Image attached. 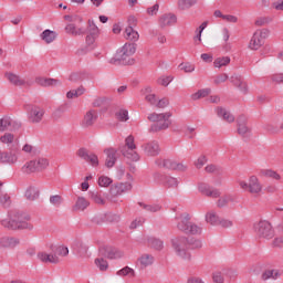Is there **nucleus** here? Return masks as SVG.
<instances>
[{"label":"nucleus","mask_w":283,"mask_h":283,"mask_svg":"<svg viewBox=\"0 0 283 283\" xmlns=\"http://www.w3.org/2000/svg\"><path fill=\"white\" fill-rule=\"evenodd\" d=\"M12 125L10 117H3L0 119V132H6L8 127Z\"/></svg>","instance_id":"nucleus-58"},{"label":"nucleus","mask_w":283,"mask_h":283,"mask_svg":"<svg viewBox=\"0 0 283 283\" xmlns=\"http://www.w3.org/2000/svg\"><path fill=\"white\" fill-rule=\"evenodd\" d=\"M96 118H98V114L96 113V111L86 112L82 120V127H92V125L96 123Z\"/></svg>","instance_id":"nucleus-23"},{"label":"nucleus","mask_w":283,"mask_h":283,"mask_svg":"<svg viewBox=\"0 0 283 283\" xmlns=\"http://www.w3.org/2000/svg\"><path fill=\"white\" fill-rule=\"evenodd\" d=\"M269 23H271L270 17H260L255 20L254 25L262 28V25H269Z\"/></svg>","instance_id":"nucleus-59"},{"label":"nucleus","mask_w":283,"mask_h":283,"mask_svg":"<svg viewBox=\"0 0 283 283\" xmlns=\"http://www.w3.org/2000/svg\"><path fill=\"white\" fill-rule=\"evenodd\" d=\"M43 116H45V109L39 106H32L28 112L29 123H41L43 120Z\"/></svg>","instance_id":"nucleus-8"},{"label":"nucleus","mask_w":283,"mask_h":283,"mask_svg":"<svg viewBox=\"0 0 283 283\" xmlns=\"http://www.w3.org/2000/svg\"><path fill=\"white\" fill-rule=\"evenodd\" d=\"M25 198L28 200H36V198H39V188L35 186H29L25 190Z\"/></svg>","instance_id":"nucleus-36"},{"label":"nucleus","mask_w":283,"mask_h":283,"mask_svg":"<svg viewBox=\"0 0 283 283\" xmlns=\"http://www.w3.org/2000/svg\"><path fill=\"white\" fill-rule=\"evenodd\" d=\"M124 149H136V144L134 143L133 136H128L126 138Z\"/></svg>","instance_id":"nucleus-64"},{"label":"nucleus","mask_w":283,"mask_h":283,"mask_svg":"<svg viewBox=\"0 0 283 283\" xmlns=\"http://www.w3.org/2000/svg\"><path fill=\"white\" fill-rule=\"evenodd\" d=\"M123 156L132 163H138L140 160V155L138 154V150H136V148L123 149Z\"/></svg>","instance_id":"nucleus-26"},{"label":"nucleus","mask_w":283,"mask_h":283,"mask_svg":"<svg viewBox=\"0 0 283 283\" xmlns=\"http://www.w3.org/2000/svg\"><path fill=\"white\" fill-rule=\"evenodd\" d=\"M189 224H191V222H189V214H185L184 217L179 218L177 229L187 233L189 231Z\"/></svg>","instance_id":"nucleus-31"},{"label":"nucleus","mask_w":283,"mask_h":283,"mask_svg":"<svg viewBox=\"0 0 283 283\" xmlns=\"http://www.w3.org/2000/svg\"><path fill=\"white\" fill-rule=\"evenodd\" d=\"M28 220H30V217L24 219L19 213H11L1 219V224L4 229H12L13 231H17V229H27L28 231H32L34 226L31 222H28Z\"/></svg>","instance_id":"nucleus-1"},{"label":"nucleus","mask_w":283,"mask_h":283,"mask_svg":"<svg viewBox=\"0 0 283 283\" xmlns=\"http://www.w3.org/2000/svg\"><path fill=\"white\" fill-rule=\"evenodd\" d=\"M117 120H120L122 123H126V120H129V112L125 108H120L115 114Z\"/></svg>","instance_id":"nucleus-48"},{"label":"nucleus","mask_w":283,"mask_h":283,"mask_svg":"<svg viewBox=\"0 0 283 283\" xmlns=\"http://www.w3.org/2000/svg\"><path fill=\"white\" fill-rule=\"evenodd\" d=\"M205 28H207L206 22H203L198 29H197V35L195 36V42L197 45H200L202 43V32H205Z\"/></svg>","instance_id":"nucleus-56"},{"label":"nucleus","mask_w":283,"mask_h":283,"mask_svg":"<svg viewBox=\"0 0 283 283\" xmlns=\"http://www.w3.org/2000/svg\"><path fill=\"white\" fill-rule=\"evenodd\" d=\"M280 277H282V270L277 269H268L261 274V280H263V282L269 280H280Z\"/></svg>","instance_id":"nucleus-18"},{"label":"nucleus","mask_w":283,"mask_h":283,"mask_svg":"<svg viewBox=\"0 0 283 283\" xmlns=\"http://www.w3.org/2000/svg\"><path fill=\"white\" fill-rule=\"evenodd\" d=\"M65 32L66 34H72V36H81V34H83V29L71 23L65 27Z\"/></svg>","instance_id":"nucleus-39"},{"label":"nucleus","mask_w":283,"mask_h":283,"mask_svg":"<svg viewBox=\"0 0 283 283\" xmlns=\"http://www.w3.org/2000/svg\"><path fill=\"white\" fill-rule=\"evenodd\" d=\"M164 182L167 187H178V179L175 177H165Z\"/></svg>","instance_id":"nucleus-63"},{"label":"nucleus","mask_w":283,"mask_h":283,"mask_svg":"<svg viewBox=\"0 0 283 283\" xmlns=\"http://www.w3.org/2000/svg\"><path fill=\"white\" fill-rule=\"evenodd\" d=\"M217 116H219V118H222L223 120H226V123H234L235 122V116H233V114H231V112H229V109L219 106L214 109Z\"/></svg>","instance_id":"nucleus-19"},{"label":"nucleus","mask_w":283,"mask_h":283,"mask_svg":"<svg viewBox=\"0 0 283 283\" xmlns=\"http://www.w3.org/2000/svg\"><path fill=\"white\" fill-rule=\"evenodd\" d=\"M50 202L53 205V207H61L63 205V197L60 195H54L50 197Z\"/></svg>","instance_id":"nucleus-60"},{"label":"nucleus","mask_w":283,"mask_h":283,"mask_svg":"<svg viewBox=\"0 0 283 283\" xmlns=\"http://www.w3.org/2000/svg\"><path fill=\"white\" fill-rule=\"evenodd\" d=\"M95 266H97L99 271H107V269H109V263L103 258H97L95 259Z\"/></svg>","instance_id":"nucleus-49"},{"label":"nucleus","mask_w":283,"mask_h":283,"mask_svg":"<svg viewBox=\"0 0 283 283\" xmlns=\"http://www.w3.org/2000/svg\"><path fill=\"white\" fill-rule=\"evenodd\" d=\"M0 143H2V145H7L8 147H10V145H12V143H14V134H12V133H4L0 137Z\"/></svg>","instance_id":"nucleus-46"},{"label":"nucleus","mask_w":283,"mask_h":283,"mask_svg":"<svg viewBox=\"0 0 283 283\" xmlns=\"http://www.w3.org/2000/svg\"><path fill=\"white\" fill-rule=\"evenodd\" d=\"M4 77L11 85H15L17 87H21V85H25V80L21 78V76L12 73V72H7L4 73Z\"/></svg>","instance_id":"nucleus-25"},{"label":"nucleus","mask_w":283,"mask_h":283,"mask_svg":"<svg viewBox=\"0 0 283 283\" xmlns=\"http://www.w3.org/2000/svg\"><path fill=\"white\" fill-rule=\"evenodd\" d=\"M237 132L239 136H242L243 138H249V136H251V127L247 124V117L240 116L237 119Z\"/></svg>","instance_id":"nucleus-9"},{"label":"nucleus","mask_w":283,"mask_h":283,"mask_svg":"<svg viewBox=\"0 0 283 283\" xmlns=\"http://www.w3.org/2000/svg\"><path fill=\"white\" fill-rule=\"evenodd\" d=\"M161 167L166 169H172L174 171H186L187 166L182 163H178L174 159H163L159 164Z\"/></svg>","instance_id":"nucleus-13"},{"label":"nucleus","mask_w":283,"mask_h":283,"mask_svg":"<svg viewBox=\"0 0 283 283\" xmlns=\"http://www.w3.org/2000/svg\"><path fill=\"white\" fill-rule=\"evenodd\" d=\"M248 191L249 193H252V196H260V193L264 191V187L262 186V182H260L258 176H250V188Z\"/></svg>","instance_id":"nucleus-12"},{"label":"nucleus","mask_w":283,"mask_h":283,"mask_svg":"<svg viewBox=\"0 0 283 283\" xmlns=\"http://www.w3.org/2000/svg\"><path fill=\"white\" fill-rule=\"evenodd\" d=\"M178 18L174 13H164L158 18L159 28H171V25H176Z\"/></svg>","instance_id":"nucleus-10"},{"label":"nucleus","mask_w":283,"mask_h":283,"mask_svg":"<svg viewBox=\"0 0 283 283\" xmlns=\"http://www.w3.org/2000/svg\"><path fill=\"white\" fill-rule=\"evenodd\" d=\"M35 83L38 85H41V87H59V85H61V82L59 80L41 76L35 78Z\"/></svg>","instance_id":"nucleus-21"},{"label":"nucleus","mask_w":283,"mask_h":283,"mask_svg":"<svg viewBox=\"0 0 283 283\" xmlns=\"http://www.w3.org/2000/svg\"><path fill=\"white\" fill-rule=\"evenodd\" d=\"M91 200L92 202H94L95 205H99L101 207H103L107 202V200H105V197H103V193L98 191L91 193Z\"/></svg>","instance_id":"nucleus-37"},{"label":"nucleus","mask_w":283,"mask_h":283,"mask_svg":"<svg viewBox=\"0 0 283 283\" xmlns=\"http://www.w3.org/2000/svg\"><path fill=\"white\" fill-rule=\"evenodd\" d=\"M229 63H231V57H229V56L217 57L213 61V67H216L217 70H220L222 67H227V65H229Z\"/></svg>","instance_id":"nucleus-33"},{"label":"nucleus","mask_w":283,"mask_h":283,"mask_svg":"<svg viewBox=\"0 0 283 283\" xmlns=\"http://www.w3.org/2000/svg\"><path fill=\"white\" fill-rule=\"evenodd\" d=\"M231 83H233V85H235V87H239V90H241V92H247L248 90V85L244 83V81H242V77L238 76V75H233L231 77Z\"/></svg>","instance_id":"nucleus-40"},{"label":"nucleus","mask_w":283,"mask_h":283,"mask_svg":"<svg viewBox=\"0 0 283 283\" xmlns=\"http://www.w3.org/2000/svg\"><path fill=\"white\" fill-rule=\"evenodd\" d=\"M261 176H264V178H271V180H282V176L277 171L272 169L261 170Z\"/></svg>","instance_id":"nucleus-34"},{"label":"nucleus","mask_w":283,"mask_h":283,"mask_svg":"<svg viewBox=\"0 0 283 283\" xmlns=\"http://www.w3.org/2000/svg\"><path fill=\"white\" fill-rule=\"evenodd\" d=\"M74 251L77 255H80V258H85V255H87V251H90V247H87V244L85 243H77L75 244Z\"/></svg>","instance_id":"nucleus-38"},{"label":"nucleus","mask_w":283,"mask_h":283,"mask_svg":"<svg viewBox=\"0 0 283 283\" xmlns=\"http://www.w3.org/2000/svg\"><path fill=\"white\" fill-rule=\"evenodd\" d=\"M105 154H106L105 166L108 169H111V167H114V165H116V150L107 149V150H105Z\"/></svg>","instance_id":"nucleus-28"},{"label":"nucleus","mask_w":283,"mask_h":283,"mask_svg":"<svg viewBox=\"0 0 283 283\" xmlns=\"http://www.w3.org/2000/svg\"><path fill=\"white\" fill-rule=\"evenodd\" d=\"M14 247H19V239L9 235H0L1 249H14Z\"/></svg>","instance_id":"nucleus-16"},{"label":"nucleus","mask_w":283,"mask_h":283,"mask_svg":"<svg viewBox=\"0 0 283 283\" xmlns=\"http://www.w3.org/2000/svg\"><path fill=\"white\" fill-rule=\"evenodd\" d=\"M132 189V184H117L115 185L111 191L113 193H116V196H120L123 193H125L126 191H129Z\"/></svg>","instance_id":"nucleus-29"},{"label":"nucleus","mask_w":283,"mask_h":283,"mask_svg":"<svg viewBox=\"0 0 283 283\" xmlns=\"http://www.w3.org/2000/svg\"><path fill=\"white\" fill-rule=\"evenodd\" d=\"M12 205V200L10 199L8 193H0V207H3L4 209H8Z\"/></svg>","instance_id":"nucleus-52"},{"label":"nucleus","mask_w":283,"mask_h":283,"mask_svg":"<svg viewBox=\"0 0 283 283\" xmlns=\"http://www.w3.org/2000/svg\"><path fill=\"white\" fill-rule=\"evenodd\" d=\"M85 94V87L80 86L76 90H71L66 93V98H78Z\"/></svg>","instance_id":"nucleus-44"},{"label":"nucleus","mask_w":283,"mask_h":283,"mask_svg":"<svg viewBox=\"0 0 283 283\" xmlns=\"http://www.w3.org/2000/svg\"><path fill=\"white\" fill-rule=\"evenodd\" d=\"M124 38L127 41H132L133 43H136V41L140 39V34H138V31L134 30L133 27H127L124 32Z\"/></svg>","instance_id":"nucleus-27"},{"label":"nucleus","mask_w":283,"mask_h":283,"mask_svg":"<svg viewBox=\"0 0 283 283\" xmlns=\"http://www.w3.org/2000/svg\"><path fill=\"white\" fill-rule=\"evenodd\" d=\"M59 33H56L55 31H52L50 29L44 30L41 34H40V39L46 43L48 45H50V43H54L55 39H57Z\"/></svg>","instance_id":"nucleus-24"},{"label":"nucleus","mask_w":283,"mask_h":283,"mask_svg":"<svg viewBox=\"0 0 283 283\" xmlns=\"http://www.w3.org/2000/svg\"><path fill=\"white\" fill-rule=\"evenodd\" d=\"M139 207H143L145 211H148L149 213H156L157 211H160V206L159 205H147L139 202Z\"/></svg>","instance_id":"nucleus-53"},{"label":"nucleus","mask_w":283,"mask_h":283,"mask_svg":"<svg viewBox=\"0 0 283 283\" xmlns=\"http://www.w3.org/2000/svg\"><path fill=\"white\" fill-rule=\"evenodd\" d=\"M54 254L57 255V258H65L70 254V250L65 245H57L54 249Z\"/></svg>","instance_id":"nucleus-50"},{"label":"nucleus","mask_w":283,"mask_h":283,"mask_svg":"<svg viewBox=\"0 0 283 283\" xmlns=\"http://www.w3.org/2000/svg\"><path fill=\"white\" fill-rule=\"evenodd\" d=\"M221 39L222 41H224L222 50L224 52H232L233 43L229 42V40L231 39V31L228 28H223L221 30Z\"/></svg>","instance_id":"nucleus-17"},{"label":"nucleus","mask_w":283,"mask_h":283,"mask_svg":"<svg viewBox=\"0 0 283 283\" xmlns=\"http://www.w3.org/2000/svg\"><path fill=\"white\" fill-rule=\"evenodd\" d=\"M232 201H233V197L231 195H224L218 199L217 207L219 208L227 207V205H230V202Z\"/></svg>","instance_id":"nucleus-47"},{"label":"nucleus","mask_w":283,"mask_h":283,"mask_svg":"<svg viewBox=\"0 0 283 283\" xmlns=\"http://www.w3.org/2000/svg\"><path fill=\"white\" fill-rule=\"evenodd\" d=\"M134 54H136L135 43H125L119 50L117 56L119 61H123L124 65H134L136 60H134Z\"/></svg>","instance_id":"nucleus-6"},{"label":"nucleus","mask_w":283,"mask_h":283,"mask_svg":"<svg viewBox=\"0 0 283 283\" xmlns=\"http://www.w3.org/2000/svg\"><path fill=\"white\" fill-rule=\"evenodd\" d=\"M88 34H93L94 36H98L101 34V30L94 23V20H88Z\"/></svg>","instance_id":"nucleus-55"},{"label":"nucleus","mask_w":283,"mask_h":283,"mask_svg":"<svg viewBox=\"0 0 283 283\" xmlns=\"http://www.w3.org/2000/svg\"><path fill=\"white\" fill-rule=\"evenodd\" d=\"M125 255V253L120 250H112L108 253V259L109 260H120V258H123Z\"/></svg>","instance_id":"nucleus-61"},{"label":"nucleus","mask_w":283,"mask_h":283,"mask_svg":"<svg viewBox=\"0 0 283 283\" xmlns=\"http://www.w3.org/2000/svg\"><path fill=\"white\" fill-rule=\"evenodd\" d=\"M253 229L255 235H258L260 240H273L275 237V230H273V226L266 220H261L254 223Z\"/></svg>","instance_id":"nucleus-5"},{"label":"nucleus","mask_w":283,"mask_h":283,"mask_svg":"<svg viewBox=\"0 0 283 283\" xmlns=\"http://www.w3.org/2000/svg\"><path fill=\"white\" fill-rule=\"evenodd\" d=\"M198 190L202 196H207V198H220V190L209 186L208 184H199Z\"/></svg>","instance_id":"nucleus-11"},{"label":"nucleus","mask_w":283,"mask_h":283,"mask_svg":"<svg viewBox=\"0 0 283 283\" xmlns=\"http://www.w3.org/2000/svg\"><path fill=\"white\" fill-rule=\"evenodd\" d=\"M90 207V201L85 197H78L74 210L75 211H85Z\"/></svg>","instance_id":"nucleus-32"},{"label":"nucleus","mask_w":283,"mask_h":283,"mask_svg":"<svg viewBox=\"0 0 283 283\" xmlns=\"http://www.w3.org/2000/svg\"><path fill=\"white\" fill-rule=\"evenodd\" d=\"M208 94H211V90H209V88H203V90H199V91H197L196 93H193V94L190 96V98H191L192 101H200V98H206V96H207Z\"/></svg>","instance_id":"nucleus-45"},{"label":"nucleus","mask_w":283,"mask_h":283,"mask_svg":"<svg viewBox=\"0 0 283 283\" xmlns=\"http://www.w3.org/2000/svg\"><path fill=\"white\" fill-rule=\"evenodd\" d=\"M180 70H182L184 72L186 73H191V72H196V65L189 63V62H186V63H181L179 65Z\"/></svg>","instance_id":"nucleus-62"},{"label":"nucleus","mask_w":283,"mask_h":283,"mask_svg":"<svg viewBox=\"0 0 283 283\" xmlns=\"http://www.w3.org/2000/svg\"><path fill=\"white\" fill-rule=\"evenodd\" d=\"M50 167V160L45 157H39L33 160L27 161L22 168V174H39L41 171H45V169Z\"/></svg>","instance_id":"nucleus-4"},{"label":"nucleus","mask_w":283,"mask_h":283,"mask_svg":"<svg viewBox=\"0 0 283 283\" xmlns=\"http://www.w3.org/2000/svg\"><path fill=\"white\" fill-rule=\"evenodd\" d=\"M198 3V0H178L177 4L179 10H189Z\"/></svg>","instance_id":"nucleus-41"},{"label":"nucleus","mask_w":283,"mask_h":283,"mask_svg":"<svg viewBox=\"0 0 283 283\" xmlns=\"http://www.w3.org/2000/svg\"><path fill=\"white\" fill-rule=\"evenodd\" d=\"M171 112L164 113H150L148 115V120L154 123L150 127L151 132H163V129H169L171 125Z\"/></svg>","instance_id":"nucleus-2"},{"label":"nucleus","mask_w":283,"mask_h":283,"mask_svg":"<svg viewBox=\"0 0 283 283\" xmlns=\"http://www.w3.org/2000/svg\"><path fill=\"white\" fill-rule=\"evenodd\" d=\"M144 151L147 156H158L160 154V146L158 142H150L144 145Z\"/></svg>","instance_id":"nucleus-22"},{"label":"nucleus","mask_w":283,"mask_h":283,"mask_svg":"<svg viewBox=\"0 0 283 283\" xmlns=\"http://www.w3.org/2000/svg\"><path fill=\"white\" fill-rule=\"evenodd\" d=\"M187 233H191V235H200L202 233V227L196 223H189Z\"/></svg>","instance_id":"nucleus-54"},{"label":"nucleus","mask_w":283,"mask_h":283,"mask_svg":"<svg viewBox=\"0 0 283 283\" xmlns=\"http://www.w3.org/2000/svg\"><path fill=\"white\" fill-rule=\"evenodd\" d=\"M142 96H144L145 102L149 103L150 105H156L158 98L156 97V94L151 91V86H145L140 90Z\"/></svg>","instance_id":"nucleus-20"},{"label":"nucleus","mask_w":283,"mask_h":283,"mask_svg":"<svg viewBox=\"0 0 283 283\" xmlns=\"http://www.w3.org/2000/svg\"><path fill=\"white\" fill-rule=\"evenodd\" d=\"M229 81V75L227 73H221L217 75L213 80L214 85H222V83H227Z\"/></svg>","instance_id":"nucleus-57"},{"label":"nucleus","mask_w":283,"mask_h":283,"mask_svg":"<svg viewBox=\"0 0 283 283\" xmlns=\"http://www.w3.org/2000/svg\"><path fill=\"white\" fill-rule=\"evenodd\" d=\"M170 244L177 258L180 260H191V253L189 252V239L187 237H174L170 240Z\"/></svg>","instance_id":"nucleus-3"},{"label":"nucleus","mask_w":283,"mask_h":283,"mask_svg":"<svg viewBox=\"0 0 283 283\" xmlns=\"http://www.w3.org/2000/svg\"><path fill=\"white\" fill-rule=\"evenodd\" d=\"M112 182H114V180L105 175H101L97 179L98 187H102L104 189H107V187H109Z\"/></svg>","instance_id":"nucleus-43"},{"label":"nucleus","mask_w":283,"mask_h":283,"mask_svg":"<svg viewBox=\"0 0 283 283\" xmlns=\"http://www.w3.org/2000/svg\"><path fill=\"white\" fill-rule=\"evenodd\" d=\"M154 262H155L154 255H151L149 253H144L138 256L136 266H138V269L144 270V269L151 266L154 264Z\"/></svg>","instance_id":"nucleus-14"},{"label":"nucleus","mask_w":283,"mask_h":283,"mask_svg":"<svg viewBox=\"0 0 283 283\" xmlns=\"http://www.w3.org/2000/svg\"><path fill=\"white\" fill-rule=\"evenodd\" d=\"M270 34L271 31H269L268 29L256 30L248 44L249 50H252L254 52L260 50V48L264 45V40L269 39Z\"/></svg>","instance_id":"nucleus-7"},{"label":"nucleus","mask_w":283,"mask_h":283,"mask_svg":"<svg viewBox=\"0 0 283 283\" xmlns=\"http://www.w3.org/2000/svg\"><path fill=\"white\" fill-rule=\"evenodd\" d=\"M205 219L207 224H211L212 227H218V224H220V217L213 211L207 212Z\"/></svg>","instance_id":"nucleus-30"},{"label":"nucleus","mask_w":283,"mask_h":283,"mask_svg":"<svg viewBox=\"0 0 283 283\" xmlns=\"http://www.w3.org/2000/svg\"><path fill=\"white\" fill-rule=\"evenodd\" d=\"M119 277H136V271L129 266H125L122 270L117 271Z\"/></svg>","instance_id":"nucleus-42"},{"label":"nucleus","mask_w":283,"mask_h":283,"mask_svg":"<svg viewBox=\"0 0 283 283\" xmlns=\"http://www.w3.org/2000/svg\"><path fill=\"white\" fill-rule=\"evenodd\" d=\"M18 160H19V154L17 153V150L6 151L4 163H7L8 165H15Z\"/></svg>","instance_id":"nucleus-35"},{"label":"nucleus","mask_w":283,"mask_h":283,"mask_svg":"<svg viewBox=\"0 0 283 283\" xmlns=\"http://www.w3.org/2000/svg\"><path fill=\"white\" fill-rule=\"evenodd\" d=\"M38 260H40V262H43L44 264H59V262H61L59 255L44 251L38 253Z\"/></svg>","instance_id":"nucleus-15"},{"label":"nucleus","mask_w":283,"mask_h":283,"mask_svg":"<svg viewBox=\"0 0 283 283\" xmlns=\"http://www.w3.org/2000/svg\"><path fill=\"white\" fill-rule=\"evenodd\" d=\"M207 165V156L205 155H199L195 160H193V166L196 169H202Z\"/></svg>","instance_id":"nucleus-51"}]
</instances>
